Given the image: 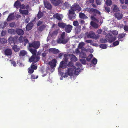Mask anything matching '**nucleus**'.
<instances>
[{
	"label": "nucleus",
	"instance_id": "f257e3e1",
	"mask_svg": "<svg viewBox=\"0 0 128 128\" xmlns=\"http://www.w3.org/2000/svg\"><path fill=\"white\" fill-rule=\"evenodd\" d=\"M65 32H62L60 38L57 40V43L58 44H65L66 43L68 40V39H65Z\"/></svg>",
	"mask_w": 128,
	"mask_h": 128
},
{
	"label": "nucleus",
	"instance_id": "f03ea898",
	"mask_svg": "<svg viewBox=\"0 0 128 128\" xmlns=\"http://www.w3.org/2000/svg\"><path fill=\"white\" fill-rule=\"evenodd\" d=\"M106 39L108 40L109 43L113 42L116 39V37L113 36L112 34L109 33L106 34L105 37Z\"/></svg>",
	"mask_w": 128,
	"mask_h": 128
},
{
	"label": "nucleus",
	"instance_id": "7ed1b4c3",
	"mask_svg": "<svg viewBox=\"0 0 128 128\" xmlns=\"http://www.w3.org/2000/svg\"><path fill=\"white\" fill-rule=\"evenodd\" d=\"M28 44L30 47H33L35 49L38 48L40 46V43L38 41H34L32 43H28Z\"/></svg>",
	"mask_w": 128,
	"mask_h": 128
},
{
	"label": "nucleus",
	"instance_id": "20e7f679",
	"mask_svg": "<svg viewBox=\"0 0 128 128\" xmlns=\"http://www.w3.org/2000/svg\"><path fill=\"white\" fill-rule=\"evenodd\" d=\"M40 59V57L38 55H32L30 58L29 62L34 64L39 61Z\"/></svg>",
	"mask_w": 128,
	"mask_h": 128
},
{
	"label": "nucleus",
	"instance_id": "39448f33",
	"mask_svg": "<svg viewBox=\"0 0 128 128\" xmlns=\"http://www.w3.org/2000/svg\"><path fill=\"white\" fill-rule=\"evenodd\" d=\"M8 42L10 45L12 43H14V44H17L18 43V38L15 37L13 38L10 37L8 39Z\"/></svg>",
	"mask_w": 128,
	"mask_h": 128
},
{
	"label": "nucleus",
	"instance_id": "423d86ee",
	"mask_svg": "<svg viewBox=\"0 0 128 128\" xmlns=\"http://www.w3.org/2000/svg\"><path fill=\"white\" fill-rule=\"evenodd\" d=\"M99 35L98 34H94V32H90L87 35L88 38H91L94 39H97L99 38Z\"/></svg>",
	"mask_w": 128,
	"mask_h": 128
},
{
	"label": "nucleus",
	"instance_id": "0eeeda50",
	"mask_svg": "<svg viewBox=\"0 0 128 128\" xmlns=\"http://www.w3.org/2000/svg\"><path fill=\"white\" fill-rule=\"evenodd\" d=\"M70 10H72L74 12L75 11L79 12L81 10V8L79 5L77 4H74L71 7V9Z\"/></svg>",
	"mask_w": 128,
	"mask_h": 128
},
{
	"label": "nucleus",
	"instance_id": "6e6552de",
	"mask_svg": "<svg viewBox=\"0 0 128 128\" xmlns=\"http://www.w3.org/2000/svg\"><path fill=\"white\" fill-rule=\"evenodd\" d=\"M72 10H69V14L68 15V18L70 20L75 18L76 16V14H75L74 12Z\"/></svg>",
	"mask_w": 128,
	"mask_h": 128
},
{
	"label": "nucleus",
	"instance_id": "1a4fd4ad",
	"mask_svg": "<svg viewBox=\"0 0 128 128\" xmlns=\"http://www.w3.org/2000/svg\"><path fill=\"white\" fill-rule=\"evenodd\" d=\"M86 11L90 13H96L100 14V12L98 10L93 8H86Z\"/></svg>",
	"mask_w": 128,
	"mask_h": 128
},
{
	"label": "nucleus",
	"instance_id": "9d476101",
	"mask_svg": "<svg viewBox=\"0 0 128 128\" xmlns=\"http://www.w3.org/2000/svg\"><path fill=\"white\" fill-rule=\"evenodd\" d=\"M56 59H54L52 60L51 61L49 62L48 64L50 66L51 68L52 69L56 66Z\"/></svg>",
	"mask_w": 128,
	"mask_h": 128
},
{
	"label": "nucleus",
	"instance_id": "9b49d317",
	"mask_svg": "<svg viewBox=\"0 0 128 128\" xmlns=\"http://www.w3.org/2000/svg\"><path fill=\"white\" fill-rule=\"evenodd\" d=\"M48 52L51 53L56 54L59 52V50L55 48H51L48 49Z\"/></svg>",
	"mask_w": 128,
	"mask_h": 128
},
{
	"label": "nucleus",
	"instance_id": "f8f14e48",
	"mask_svg": "<svg viewBox=\"0 0 128 128\" xmlns=\"http://www.w3.org/2000/svg\"><path fill=\"white\" fill-rule=\"evenodd\" d=\"M67 61H62L60 62V67L61 68L64 69L66 68H68L67 66Z\"/></svg>",
	"mask_w": 128,
	"mask_h": 128
},
{
	"label": "nucleus",
	"instance_id": "ddd939ff",
	"mask_svg": "<svg viewBox=\"0 0 128 128\" xmlns=\"http://www.w3.org/2000/svg\"><path fill=\"white\" fill-rule=\"evenodd\" d=\"M44 3L45 7L47 8L50 9L52 8V6L51 4L47 1H44Z\"/></svg>",
	"mask_w": 128,
	"mask_h": 128
},
{
	"label": "nucleus",
	"instance_id": "4468645a",
	"mask_svg": "<svg viewBox=\"0 0 128 128\" xmlns=\"http://www.w3.org/2000/svg\"><path fill=\"white\" fill-rule=\"evenodd\" d=\"M53 16L54 18H56L58 20H61L63 17L62 14H54Z\"/></svg>",
	"mask_w": 128,
	"mask_h": 128
},
{
	"label": "nucleus",
	"instance_id": "2eb2a0df",
	"mask_svg": "<svg viewBox=\"0 0 128 128\" xmlns=\"http://www.w3.org/2000/svg\"><path fill=\"white\" fill-rule=\"evenodd\" d=\"M62 0H52V2L55 6H57L60 4H62Z\"/></svg>",
	"mask_w": 128,
	"mask_h": 128
},
{
	"label": "nucleus",
	"instance_id": "dca6fc26",
	"mask_svg": "<svg viewBox=\"0 0 128 128\" xmlns=\"http://www.w3.org/2000/svg\"><path fill=\"white\" fill-rule=\"evenodd\" d=\"M72 28V26L70 24L66 25L65 27V30L66 32H70Z\"/></svg>",
	"mask_w": 128,
	"mask_h": 128
},
{
	"label": "nucleus",
	"instance_id": "f3484780",
	"mask_svg": "<svg viewBox=\"0 0 128 128\" xmlns=\"http://www.w3.org/2000/svg\"><path fill=\"white\" fill-rule=\"evenodd\" d=\"M34 24L32 22L28 23L26 26L27 31H28L30 30L32 28Z\"/></svg>",
	"mask_w": 128,
	"mask_h": 128
},
{
	"label": "nucleus",
	"instance_id": "a211bd4d",
	"mask_svg": "<svg viewBox=\"0 0 128 128\" xmlns=\"http://www.w3.org/2000/svg\"><path fill=\"white\" fill-rule=\"evenodd\" d=\"M75 69V68H68L67 72H66L69 73L70 74H72L73 75L74 71Z\"/></svg>",
	"mask_w": 128,
	"mask_h": 128
},
{
	"label": "nucleus",
	"instance_id": "6ab92c4d",
	"mask_svg": "<svg viewBox=\"0 0 128 128\" xmlns=\"http://www.w3.org/2000/svg\"><path fill=\"white\" fill-rule=\"evenodd\" d=\"M115 16L118 20H120L123 17L122 15V14L119 13H116L115 14Z\"/></svg>",
	"mask_w": 128,
	"mask_h": 128
},
{
	"label": "nucleus",
	"instance_id": "aec40b11",
	"mask_svg": "<svg viewBox=\"0 0 128 128\" xmlns=\"http://www.w3.org/2000/svg\"><path fill=\"white\" fill-rule=\"evenodd\" d=\"M90 24L91 26L95 28H97L99 27V25L93 21H91Z\"/></svg>",
	"mask_w": 128,
	"mask_h": 128
},
{
	"label": "nucleus",
	"instance_id": "412c9836",
	"mask_svg": "<svg viewBox=\"0 0 128 128\" xmlns=\"http://www.w3.org/2000/svg\"><path fill=\"white\" fill-rule=\"evenodd\" d=\"M26 54H27V52L26 51L24 50H21L19 53V56H23Z\"/></svg>",
	"mask_w": 128,
	"mask_h": 128
},
{
	"label": "nucleus",
	"instance_id": "4be33fe9",
	"mask_svg": "<svg viewBox=\"0 0 128 128\" xmlns=\"http://www.w3.org/2000/svg\"><path fill=\"white\" fill-rule=\"evenodd\" d=\"M70 56V60H71V61H73L75 62L76 61L78 60L76 57L73 54H71V55Z\"/></svg>",
	"mask_w": 128,
	"mask_h": 128
},
{
	"label": "nucleus",
	"instance_id": "5701e85b",
	"mask_svg": "<svg viewBox=\"0 0 128 128\" xmlns=\"http://www.w3.org/2000/svg\"><path fill=\"white\" fill-rule=\"evenodd\" d=\"M70 6V4L68 2H66L64 3L63 5L62 8L64 10L68 8Z\"/></svg>",
	"mask_w": 128,
	"mask_h": 128
},
{
	"label": "nucleus",
	"instance_id": "b1692460",
	"mask_svg": "<svg viewBox=\"0 0 128 128\" xmlns=\"http://www.w3.org/2000/svg\"><path fill=\"white\" fill-rule=\"evenodd\" d=\"M36 49L30 48L29 49V51L32 54V55H37L36 54Z\"/></svg>",
	"mask_w": 128,
	"mask_h": 128
},
{
	"label": "nucleus",
	"instance_id": "393cba45",
	"mask_svg": "<svg viewBox=\"0 0 128 128\" xmlns=\"http://www.w3.org/2000/svg\"><path fill=\"white\" fill-rule=\"evenodd\" d=\"M73 62L72 61L70 62L68 64H67V67L69 68H75V67L74 66Z\"/></svg>",
	"mask_w": 128,
	"mask_h": 128
},
{
	"label": "nucleus",
	"instance_id": "a878e982",
	"mask_svg": "<svg viewBox=\"0 0 128 128\" xmlns=\"http://www.w3.org/2000/svg\"><path fill=\"white\" fill-rule=\"evenodd\" d=\"M79 17L80 18L83 19H86L88 17L84 13L80 12L79 14Z\"/></svg>",
	"mask_w": 128,
	"mask_h": 128
},
{
	"label": "nucleus",
	"instance_id": "bb28decb",
	"mask_svg": "<svg viewBox=\"0 0 128 128\" xmlns=\"http://www.w3.org/2000/svg\"><path fill=\"white\" fill-rule=\"evenodd\" d=\"M12 48L16 52H18L20 50V48L16 45H14L12 47Z\"/></svg>",
	"mask_w": 128,
	"mask_h": 128
},
{
	"label": "nucleus",
	"instance_id": "cd10ccee",
	"mask_svg": "<svg viewBox=\"0 0 128 128\" xmlns=\"http://www.w3.org/2000/svg\"><path fill=\"white\" fill-rule=\"evenodd\" d=\"M19 12L21 14H23L27 15L28 13V11L26 10H21L20 9Z\"/></svg>",
	"mask_w": 128,
	"mask_h": 128
},
{
	"label": "nucleus",
	"instance_id": "c85d7f7f",
	"mask_svg": "<svg viewBox=\"0 0 128 128\" xmlns=\"http://www.w3.org/2000/svg\"><path fill=\"white\" fill-rule=\"evenodd\" d=\"M14 15V13L10 14L8 16V21L10 20H13L15 18Z\"/></svg>",
	"mask_w": 128,
	"mask_h": 128
},
{
	"label": "nucleus",
	"instance_id": "c756f323",
	"mask_svg": "<svg viewBox=\"0 0 128 128\" xmlns=\"http://www.w3.org/2000/svg\"><path fill=\"white\" fill-rule=\"evenodd\" d=\"M80 58H86V54L83 52H82L80 53Z\"/></svg>",
	"mask_w": 128,
	"mask_h": 128
},
{
	"label": "nucleus",
	"instance_id": "7c9ffc66",
	"mask_svg": "<svg viewBox=\"0 0 128 128\" xmlns=\"http://www.w3.org/2000/svg\"><path fill=\"white\" fill-rule=\"evenodd\" d=\"M25 39H27L25 37H23L22 36H21L18 38V40H19V43H21L23 42V41L25 40Z\"/></svg>",
	"mask_w": 128,
	"mask_h": 128
},
{
	"label": "nucleus",
	"instance_id": "2f4dec72",
	"mask_svg": "<svg viewBox=\"0 0 128 128\" xmlns=\"http://www.w3.org/2000/svg\"><path fill=\"white\" fill-rule=\"evenodd\" d=\"M58 25L60 27L64 28L66 26V24L63 22H59L58 24Z\"/></svg>",
	"mask_w": 128,
	"mask_h": 128
},
{
	"label": "nucleus",
	"instance_id": "473e14b6",
	"mask_svg": "<svg viewBox=\"0 0 128 128\" xmlns=\"http://www.w3.org/2000/svg\"><path fill=\"white\" fill-rule=\"evenodd\" d=\"M7 42V40L5 38H0V44H5Z\"/></svg>",
	"mask_w": 128,
	"mask_h": 128
},
{
	"label": "nucleus",
	"instance_id": "72a5a7b5",
	"mask_svg": "<svg viewBox=\"0 0 128 128\" xmlns=\"http://www.w3.org/2000/svg\"><path fill=\"white\" fill-rule=\"evenodd\" d=\"M20 3L19 1H16L14 4V7L18 8H20Z\"/></svg>",
	"mask_w": 128,
	"mask_h": 128
},
{
	"label": "nucleus",
	"instance_id": "f704fd0d",
	"mask_svg": "<svg viewBox=\"0 0 128 128\" xmlns=\"http://www.w3.org/2000/svg\"><path fill=\"white\" fill-rule=\"evenodd\" d=\"M62 75L63 76L64 78H67L69 76H72L73 75V74H70L69 73H68L67 72H66V73L64 74V72H62Z\"/></svg>",
	"mask_w": 128,
	"mask_h": 128
},
{
	"label": "nucleus",
	"instance_id": "c9c22d12",
	"mask_svg": "<svg viewBox=\"0 0 128 128\" xmlns=\"http://www.w3.org/2000/svg\"><path fill=\"white\" fill-rule=\"evenodd\" d=\"M46 27V26L44 24H42L38 28V29L39 31L41 32L44 30Z\"/></svg>",
	"mask_w": 128,
	"mask_h": 128
},
{
	"label": "nucleus",
	"instance_id": "e433bc0d",
	"mask_svg": "<svg viewBox=\"0 0 128 128\" xmlns=\"http://www.w3.org/2000/svg\"><path fill=\"white\" fill-rule=\"evenodd\" d=\"M80 68H78L76 69L74 71V74L75 75H77L78 74V73L80 72Z\"/></svg>",
	"mask_w": 128,
	"mask_h": 128
},
{
	"label": "nucleus",
	"instance_id": "4c0bfd02",
	"mask_svg": "<svg viewBox=\"0 0 128 128\" xmlns=\"http://www.w3.org/2000/svg\"><path fill=\"white\" fill-rule=\"evenodd\" d=\"M37 16L38 18L40 19L43 16V13L39 10Z\"/></svg>",
	"mask_w": 128,
	"mask_h": 128
},
{
	"label": "nucleus",
	"instance_id": "58836bf2",
	"mask_svg": "<svg viewBox=\"0 0 128 128\" xmlns=\"http://www.w3.org/2000/svg\"><path fill=\"white\" fill-rule=\"evenodd\" d=\"M33 64H31L30 67L29 68H28L34 69V70H36L37 68V66H35Z\"/></svg>",
	"mask_w": 128,
	"mask_h": 128
},
{
	"label": "nucleus",
	"instance_id": "ea45409f",
	"mask_svg": "<svg viewBox=\"0 0 128 128\" xmlns=\"http://www.w3.org/2000/svg\"><path fill=\"white\" fill-rule=\"evenodd\" d=\"M99 47H100V48L105 49L107 47V46L106 44H100L99 45Z\"/></svg>",
	"mask_w": 128,
	"mask_h": 128
},
{
	"label": "nucleus",
	"instance_id": "a19ab883",
	"mask_svg": "<svg viewBox=\"0 0 128 128\" xmlns=\"http://www.w3.org/2000/svg\"><path fill=\"white\" fill-rule=\"evenodd\" d=\"M113 10L114 12H117L119 11V9L117 6L114 5V6Z\"/></svg>",
	"mask_w": 128,
	"mask_h": 128
},
{
	"label": "nucleus",
	"instance_id": "79ce46f5",
	"mask_svg": "<svg viewBox=\"0 0 128 128\" xmlns=\"http://www.w3.org/2000/svg\"><path fill=\"white\" fill-rule=\"evenodd\" d=\"M93 56L92 54H90L88 55V57L86 58V60L88 62H90Z\"/></svg>",
	"mask_w": 128,
	"mask_h": 128
},
{
	"label": "nucleus",
	"instance_id": "37998d69",
	"mask_svg": "<svg viewBox=\"0 0 128 128\" xmlns=\"http://www.w3.org/2000/svg\"><path fill=\"white\" fill-rule=\"evenodd\" d=\"M125 34H120L118 35V39H121L125 36Z\"/></svg>",
	"mask_w": 128,
	"mask_h": 128
},
{
	"label": "nucleus",
	"instance_id": "c03bdc74",
	"mask_svg": "<svg viewBox=\"0 0 128 128\" xmlns=\"http://www.w3.org/2000/svg\"><path fill=\"white\" fill-rule=\"evenodd\" d=\"M10 63L11 64V65H13V66L14 67H16V64L14 60H9Z\"/></svg>",
	"mask_w": 128,
	"mask_h": 128
},
{
	"label": "nucleus",
	"instance_id": "a18cd8bd",
	"mask_svg": "<svg viewBox=\"0 0 128 128\" xmlns=\"http://www.w3.org/2000/svg\"><path fill=\"white\" fill-rule=\"evenodd\" d=\"M91 18L92 20L96 22H98V20L94 16H92L91 17Z\"/></svg>",
	"mask_w": 128,
	"mask_h": 128
},
{
	"label": "nucleus",
	"instance_id": "49530a36",
	"mask_svg": "<svg viewBox=\"0 0 128 128\" xmlns=\"http://www.w3.org/2000/svg\"><path fill=\"white\" fill-rule=\"evenodd\" d=\"M106 2L107 6H110L112 4V2L110 0H107Z\"/></svg>",
	"mask_w": 128,
	"mask_h": 128
},
{
	"label": "nucleus",
	"instance_id": "de8ad7c7",
	"mask_svg": "<svg viewBox=\"0 0 128 128\" xmlns=\"http://www.w3.org/2000/svg\"><path fill=\"white\" fill-rule=\"evenodd\" d=\"M81 27L80 26H78L76 28V32H80L81 31Z\"/></svg>",
	"mask_w": 128,
	"mask_h": 128
},
{
	"label": "nucleus",
	"instance_id": "09e8293b",
	"mask_svg": "<svg viewBox=\"0 0 128 128\" xmlns=\"http://www.w3.org/2000/svg\"><path fill=\"white\" fill-rule=\"evenodd\" d=\"M84 45V42H82L79 44V46H78V47L79 48L82 49L83 48V46Z\"/></svg>",
	"mask_w": 128,
	"mask_h": 128
},
{
	"label": "nucleus",
	"instance_id": "8fccbe9b",
	"mask_svg": "<svg viewBox=\"0 0 128 128\" xmlns=\"http://www.w3.org/2000/svg\"><path fill=\"white\" fill-rule=\"evenodd\" d=\"M97 62V60L95 58L92 60V63L94 65H96Z\"/></svg>",
	"mask_w": 128,
	"mask_h": 128
},
{
	"label": "nucleus",
	"instance_id": "3c124183",
	"mask_svg": "<svg viewBox=\"0 0 128 128\" xmlns=\"http://www.w3.org/2000/svg\"><path fill=\"white\" fill-rule=\"evenodd\" d=\"M50 33H51L50 34V36H52V37H54V36H56L58 32H49Z\"/></svg>",
	"mask_w": 128,
	"mask_h": 128
},
{
	"label": "nucleus",
	"instance_id": "603ef678",
	"mask_svg": "<svg viewBox=\"0 0 128 128\" xmlns=\"http://www.w3.org/2000/svg\"><path fill=\"white\" fill-rule=\"evenodd\" d=\"M80 61L82 63L84 64H86V61L85 59H80Z\"/></svg>",
	"mask_w": 128,
	"mask_h": 128
},
{
	"label": "nucleus",
	"instance_id": "864d4df0",
	"mask_svg": "<svg viewBox=\"0 0 128 128\" xmlns=\"http://www.w3.org/2000/svg\"><path fill=\"white\" fill-rule=\"evenodd\" d=\"M119 44V42L118 41H116V42H115L113 43V46H116L118 45Z\"/></svg>",
	"mask_w": 128,
	"mask_h": 128
},
{
	"label": "nucleus",
	"instance_id": "5fc2aeb1",
	"mask_svg": "<svg viewBox=\"0 0 128 128\" xmlns=\"http://www.w3.org/2000/svg\"><path fill=\"white\" fill-rule=\"evenodd\" d=\"M28 73L30 74H32L34 72V69L28 68Z\"/></svg>",
	"mask_w": 128,
	"mask_h": 128
},
{
	"label": "nucleus",
	"instance_id": "6e6d98bb",
	"mask_svg": "<svg viewBox=\"0 0 128 128\" xmlns=\"http://www.w3.org/2000/svg\"><path fill=\"white\" fill-rule=\"evenodd\" d=\"M23 42H24V46H26V44L28 43H29L28 42L29 41L28 39L25 40H24L23 41Z\"/></svg>",
	"mask_w": 128,
	"mask_h": 128
},
{
	"label": "nucleus",
	"instance_id": "4d7b16f0",
	"mask_svg": "<svg viewBox=\"0 0 128 128\" xmlns=\"http://www.w3.org/2000/svg\"><path fill=\"white\" fill-rule=\"evenodd\" d=\"M105 9L106 12H109L110 11V8L108 6L105 7Z\"/></svg>",
	"mask_w": 128,
	"mask_h": 128
},
{
	"label": "nucleus",
	"instance_id": "13d9d810",
	"mask_svg": "<svg viewBox=\"0 0 128 128\" xmlns=\"http://www.w3.org/2000/svg\"><path fill=\"white\" fill-rule=\"evenodd\" d=\"M30 19L29 17H27L26 18L24 22L26 23H28L30 21Z\"/></svg>",
	"mask_w": 128,
	"mask_h": 128
},
{
	"label": "nucleus",
	"instance_id": "bf43d9fd",
	"mask_svg": "<svg viewBox=\"0 0 128 128\" xmlns=\"http://www.w3.org/2000/svg\"><path fill=\"white\" fill-rule=\"evenodd\" d=\"M73 24L74 26H78L79 23L77 21H76L73 22Z\"/></svg>",
	"mask_w": 128,
	"mask_h": 128
},
{
	"label": "nucleus",
	"instance_id": "052dcab7",
	"mask_svg": "<svg viewBox=\"0 0 128 128\" xmlns=\"http://www.w3.org/2000/svg\"><path fill=\"white\" fill-rule=\"evenodd\" d=\"M38 78V76H37L36 77V76L32 74L31 75V79H37Z\"/></svg>",
	"mask_w": 128,
	"mask_h": 128
},
{
	"label": "nucleus",
	"instance_id": "680f3d73",
	"mask_svg": "<svg viewBox=\"0 0 128 128\" xmlns=\"http://www.w3.org/2000/svg\"><path fill=\"white\" fill-rule=\"evenodd\" d=\"M4 54L5 55L8 56V49L7 48L4 51Z\"/></svg>",
	"mask_w": 128,
	"mask_h": 128
},
{
	"label": "nucleus",
	"instance_id": "e2e57ef3",
	"mask_svg": "<svg viewBox=\"0 0 128 128\" xmlns=\"http://www.w3.org/2000/svg\"><path fill=\"white\" fill-rule=\"evenodd\" d=\"M96 3L98 5H100L101 4V0H96Z\"/></svg>",
	"mask_w": 128,
	"mask_h": 128
},
{
	"label": "nucleus",
	"instance_id": "0e129e2a",
	"mask_svg": "<svg viewBox=\"0 0 128 128\" xmlns=\"http://www.w3.org/2000/svg\"><path fill=\"white\" fill-rule=\"evenodd\" d=\"M108 40L106 39H102L101 40V42L102 43H104L107 42Z\"/></svg>",
	"mask_w": 128,
	"mask_h": 128
},
{
	"label": "nucleus",
	"instance_id": "69168bd1",
	"mask_svg": "<svg viewBox=\"0 0 128 128\" xmlns=\"http://www.w3.org/2000/svg\"><path fill=\"white\" fill-rule=\"evenodd\" d=\"M124 29L125 31H128V26L125 25L124 27Z\"/></svg>",
	"mask_w": 128,
	"mask_h": 128
},
{
	"label": "nucleus",
	"instance_id": "338daca9",
	"mask_svg": "<svg viewBox=\"0 0 128 128\" xmlns=\"http://www.w3.org/2000/svg\"><path fill=\"white\" fill-rule=\"evenodd\" d=\"M102 31L103 32H105L106 31H107V28L106 27H103L102 28Z\"/></svg>",
	"mask_w": 128,
	"mask_h": 128
},
{
	"label": "nucleus",
	"instance_id": "774afa93",
	"mask_svg": "<svg viewBox=\"0 0 128 128\" xmlns=\"http://www.w3.org/2000/svg\"><path fill=\"white\" fill-rule=\"evenodd\" d=\"M47 54V52L45 51L42 54V57L43 58H45Z\"/></svg>",
	"mask_w": 128,
	"mask_h": 128
}]
</instances>
